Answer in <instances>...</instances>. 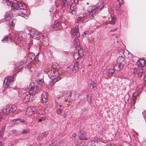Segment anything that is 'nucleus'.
<instances>
[{"label": "nucleus", "instance_id": "6ab92c4d", "mask_svg": "<svg viewBox=\"0 0 146 146\" xmlns=\"http://www.w3.org/2000/svg\"><path fill=\"white\" fill-rule=\"evenodd\" d=\"M37 109L38 110H36V112L37 114L40 115H43L44 114L45 112L43 109L40 108H38V107Z\"/></svg>", "mask_w": 146, "mask_h": 146}, {"label": "nucleus", "instance_id": "de8ad7c7", "mask_svg": "<svg viewBox=\"0 0 146 146\" xmlns=\"http://www.w3.org/2000/svg\"><path fill=\"white\" fill-rule=\"evenodd\" d=\"M115 70L113 69H111L110 70L108 73H114Z\"/></svg>", "mask_w": 146, "mask_h": 146}, {"label": "nucleus", "instance_id": "72a5a7b5", "mask_svg": "<svg viewBox=\"0 0 146 146\" xmlns=\"http://www.w3.org/2000/svg\"><path fill=\"white\" fill-rule=\"evenodd\" d=\"M37 82L38 84L41 85L43 83L44 80L43 79H39L37 80Z\"/></svg>", "mask_w": 146, "mask_h": 146}, {"label": "nucleus", "instance_id": "e433bc0d", "mask_svg": "<svg viewBox=\"0 0 146 146\" xmlns=\"http://www.w3.org/2000/svg\"><path fill=\"white\" fill-rule=\"evenodd\" d=\"M86 145L85 142L84 141H82L79 143V144L78 145V146H85Z\"/></svg>", "mask_w": 146, "mask_h": 146}, {"label": "nucleus", "instance_id": "aec40b11", "mask_svg": "<svg viewBox=\"0 0 146 146\" xmlns=\"http://www.w3.org/2000/svg\"><path fill=\"white\" fill-rule=\"evenodd\" d=\"M78 53L79 56H82L84 55L85 53L83 51V49L80 48L78 50Z\"/></svg>", "mask_w": 146, "mask_h": 146}, {"label": "nucleus", "instance_id": "49530a36", "mask_svg": "<svg viewBox=\"0 0 146 146\" xmlns=\"http://www.w3.org/2000/svg\"><path fill=\"white\" fill-rule=\"evenodd\" d=\"M9 3H10L11 4H12L14 2L15 0H7Z\"/></svg>", "mask_w": 146, "mask_h": 146}, {"label": "nucleus", "instance_id": "4468645a", "mask_svg": "<svg viewBox=\"0 0 146 146\" xmlns=\"http://www.w3.org/2000/svg\"><path fill=\"white\" fill-rule=\"evenodd\" d=\"M76 5L74 3L72 4L70 6V12L72 14H76Z\"/></svg>", "mask_w": 146, "mask_h": 146}, {"label": "nucleus", "instance_id": "dca6fc26", "mask_svg": "<svg viewBox=\"0 0 146 146\" xmlns=\"http://www.w3.org/2000/svg\"><path fill=\"white\" fill-rule=\"evenodd\" d=\"M86 13H81L79 14L78 20L82 21L86 18Z\"/></svg>", "mask_w": 146, "mask_h": 146}, {"label": "nucleus", "instance_id": "e2e57ef3", "mask_svg": "<svg viewBox=\"0 0 146 146\" xmlns=\"http://www.w3.org/2000/svg\"><path fill=\"white\" fill-rule=\"evenodd\" d=\"M62 22H64V23H65V25H66L67 24V20H65V21H62Z\"/></svg>", "mask_w": 146, "mask_h": 146}, {"label": "nucleus", "instance_id": "20e7f679", "mask_svg": "<svg viewBox=\"0 0 146 146\" xmlns=\"http://www.w3.org/2000/svg\"><path fill=\"white\" fill-rule=\"evenodd\" d=\"M26 62H18L15 64L14 67L17 72H19L20 70L26 65Z\"/></svg>", "mask_w": 146, "mask_h": 146}, {"label": "nucleus", "instance_id": "7c9ffc66", "mask_svg": "<svg viewBox=\"0 0 146 146\" xmlns=\"http://www.w3.org/2000/svg\"><path fill=\"white\" fill-rule=\"evenodd\" d=\"M12 7L13 8L17 9L18 10L19 9V8L18 7V4H15L14 3H14H13L12 5H11Z\"/></svg>", "mask_w": 146, "mask_h": 146}, {"label": "nucleus", "instance_id": "423d86ee", "mask_svg": "<svg viewBox=\"0 0 146 146\" xmlns=\"http://www.w3.org/2000/svg\"><path fill=\"white\" fill-rule=\"evenodd\" d=\"M37 107L36 106L29 107L26 112V114L28 115H30L35 113L36 110L37 109Z\"/></svg>", "mask_w": 146, "mask_h": 146}, {"label": "nucleus", "instance_id": "a878e982", "mask_svg": "<svg viewBox=\"0 0 146 146\" xmlns=\"http://www.w3.org/2000/svg\"><path fill=\"white\" fill-rule=\"evenodd\" d=\"M18 120H19L20 122L23 123L24 124H27V122L26 121H25L24 119H14L13 120V121H16Z\"/></svg>", "mask_w": 146, "mask_h": 146}, {"label": "nucleus", "instance_id": "8fccbe9b", "mask_svg": "<svg viewBox=\"0 0 146 146\" xmlns=\"http://www.w3.org/2000/svg\"><path fill=\"white\" fill-rule=\"evenodd\" d=\"M110 23L111 24H114L115 23V21L112 20L110 21Z\"/></svg>", "mask_w": 146, "mask_h": 146}, {"label": "nucleus", "instance_id": "6e6552de", "mask_svg": "<svg viewBox=\"0 0 146 146\" xmlns=\"http://www.w3.org/2000/svg\"><path fill=\"white\" fill-rule=\"evenodd\" d=\"M97 11V9L95 8L92 9L91 11H89V13L88 14V15L87 17V19L88 20L93 19L94 18V14Z\"/></svg>", "mask_w": 146, "mask_h": 146}, {"label": "nucleus", "instance_id": "bf43d9fd", "mask_svg": "<svg viewBox=\"0 0 146 146\" xmlns=\"http://www.w3.org/2000/svg\"><path fill=\"white\" fill-rule=\"evenodd\" d=\"M76 136V135L75 134H74L72 136V138H75V137Z\"/></svg>", "mask_w": 146, "mask_h": 146}, {"label": "nucleus", "instance_id": "774afa93", "mask_svg": "<svg viewBox=\"0 0 146 146\" xmlns=\"http://www.w3.org/2000/svg\"><path fill=\"white\" fill-rule=\"evenodd\" d=\"M12 131L13 133H14L16 132V131L15 130H13Z\"/></svg>", "mask_w": 146, "mask_h": 146}, {"label": "nucleus", "instance_id": "f3484780", "mask_svg": "<svg viewBox=\"0 0 146 146\" xmlns=\"http://www.w3.org/2000/svg\"><path fill=\"white\" fill-rule=\"evenodd\" d=\"M48 96V94L47 92H44L43 93L41 98L43 102H47Z\"/></svg>", "mask_w": 146, "mask_h": 146}, {"label": "nucleus", "instance_id": "c85d7f7f", "mask_svg": "<svg viewBox=\"0 0 146 146\" xmlns=\"http://www.w3.org/2000/svg\"><path fill=\"white\" fill-rule=\"evenodd\" d=\"M10 37V35L9 36H5L4 38L2 40V41L3 43L6 42L7 41L8 38Z\"/></svg>", "mask_w": 146, "mask_h": 146}, {"label": "nucleus", "instance_id": "69168bd1", "mask_svg": "<svg viewBox=\"0 0 146 146\" xmlns=\"http://www.w3.org/2000/svg\"><path fill=\"white\" fill-rule=\"evenodd\" d=\"M2 117H1L0 116V121H1L2 120Z\"/></svg>", "mask_w": 146, "mask_h": 146}, {"label": "nucleus", "instance_id": "f257e3e1", "mask_svg": "<svg viewBox=\"0 0 146 146\" xmlns=\"http://www.w3.org/2000/svg\"><path fill=\"white\" fill-rule=\"evenodd\" d=\"M137 65L138 66V68H132L131 69V72L133 73H145L146 70L143 69V66L145 64V61L143 59H139L137 62Z\"/></svg>", "mask_w": 146, "mask_h": 146}, {"label": "nucleus", "instance_id": "1a4fd4ad", "mask_svg": "<svg viewBox=\"0 0 146 146\" xmlns=\"http://www.w3.org/2000/svg\"><path fill=\"white\" fill-rule=\"evenodd\" d=\"M58 65L57 63L56 62L53 63L52 69L51 70V71H52L53 73H55L56 72H58L57 73H60V71L58 70Z\"/></svg>", "mask_w": 146, "mask_h": 146}, {"label": "nucleus", "instance_id": "7ed1b4c3", "mask_svg": "<svg viewBox=\"0 0 146 146\" xmlns=\"http://www.w3.org/2000/svg\"><path fill=\"white\" fill-rule=\"evenodd\" d=\"M14 79L13 76L7 77L5 78L4 80L3 85L5 88H7L9 85L11 84L14 81Z\"/></svg>", "mask_w": 146, "mask_h": 146}, {"label": "nucleus", "instance_id": "9b49d317", "mask_svg": "<svg viewBox=\"0 0 146 146\" xmlns=\"http://www.w3.org/2000/svg\"><path fill=\"white\" fill-rule=\"evenodd\" d=\"M71 34L72 35H75L77 36H79L80 35L78 30V27L76 25L74 28L71 30Z\"/></svg>", "mask_w": 146, "mask_h": 146}, {"label": "nucleus", "instance_id": "0e129e2a", "mask_svg": "<svg viewBox=\"0 0 146 146\" xmlns=\"http://www.w3.org/2000/svg\"><path fill=\"white\" fill-rule=\"evenodd\" d=\"M108 75L110 77L112 75V74H109Z\"/></svg>", "mask_w": 146, "mask_h": 146}, {"label": "nucleus", "instance_id": "864d4df0", "mask_svg": "<svg viewBox=\"0 0 146 146\" xmlns=\"http://www.w3.org/2000/svg\"><path fill=\"white\" fill-rule=\"evenodd\" d=\"M24 17L26 19H27L28 18V16L26 14H25L24 16Z\"/></svg>", "mask_w": 146, "mask_h": 146}, {"label": "nucleus", "instance_id": "09e8293b", "mask_svg": "<svg viewBox=\"0 0 146 146\" xmlns=\"http://www.w3.org/2000/svg\"><path fill=\"white\" fill-rule=\"evenodd\" d=\"M54 82L53 81H50V86H53L55 84Z\"/></svg>", "mask_w": 146, "mask_h": 146}, {"label": "nucleus", "instance_id": "c756f323", "mask_svg": "<svg viewBox=\"0 0 146 146\" xmlns=\"http://www.w3.org/2000/svg\"><path fill=\"white\" fill-rule=\"evenodd\" d=\"M3 111L4 113H10V110H9V108H8L7 107V108L3 109Z\"/></svg>", "mask_w": 146, "mask_h": 146}, {"label": "nucleus", "instance_id": "393cba45", "mask_svg": "<svg viewBox=\"0 0 146 146\" xmlns=\"http://www.w3.org/2000/svg\"><path fill=\"white\" fill-rule=\"evenodd\" d=\"M9 108L10 112L15 111L17 108L16 106L15 105L12 106L10 108L9 107Z\"/></svg>", "mask_w": 146, "mask_h": 146}, {"label": "nucleus", "instance_id": "3c124183", "mask_svg": "<svg viewBox=\"0 0 146 146\" xmlns=\"http://www.w3.org/2000/svg\"><path fill=\"white\" fill-rule=\"evenodd\" d=\"M92 39L90 38L89 37H88L87 39L88 42L89 43H90L91 42V40H92Z\"/></svg>", "mask_w": 146, "mask_h": 146}, {"label": "nucleus", "instance_id": "39448f33", "mask_svg": "<svg viewBox=\"0 0 146 146\" xmlns=\"http://www.w3.org/2000/svg\"><path fill=\"white\" fill-rule=\"evenodd\" d=\"M29 93L31 95H34V97H35V94L38 92L39 90L37 86H35L33 84H31L29 86Z\"/></svg>", "mask_w": 146, "mask_h": 146}, {"label": "nucleus", "instance_id": "37998d69", "mask_svg": "<svg viewBox=\"0 0 146 146\" xmlns=\"http://www.w3.org/2000/svg\"><path fill=\"white\" fill-rule=\"evenodd\" d=\"M138 92H135L133 94V97H135L136 98V96L138 95Z\"/></svg>", "mask_w": 146, "mask_h": 146}, {"label": "nucleus", "instance_id": "ea45409f", "mask_svg": "<svg viewBox=\"0 0 146 146\" xmlns=\"http://www.w3.org/2000/svg\"><path fill=\"white\" fill-rule=\"evenodd\" d=\"M5 131V128H3L1 129V132L0 133V135L2 137H3V132Z\"/></svg>", "mask_w": 146, "mask_h": 146}, {"label": "nucleus", "instance_id": "680f3d73", "mask_svg": "<svg viewBox=\"0 0 146 146\" xmlns=\"http://www.w3.org/2000/svg\"><path fill=\"white\" fill-rule=\"evenodd\" d=\"M89 32L88 31H86L84 33V34H85V36H86V34H87Z\"/></svg>", "mask_w": 146, "mask_h": 146}, {"label": "nucleus", "instance_id": "c9c22d12", "mask_svg": "<svg viewBox=\"0 0 146 146\" xmlns=\"http://www.w3.org/2000/svg\"><path fill=\"white\" fill-rule=\"evenodd\" d=\"M16 22V20L15 19H13L11 22V25L13 26H14Z\"/></svg>", "mask_w": 146, "mask_h": 146}, {"label": "nucleus", "instance_id": "412c9836", "mask_svg": "<svg viewBox=\"0 0 146 146\" xmlns=\"http://www.w3.org/2000/svg\"><path fill=\"white\" fill-rule=\"evenodd\" d=\"M29 32L31 36H33L34 35H36V34H38V32L35 29H31L29 31Z\"/></svg>", "mask_w": 146, "mask_h": 146}, {"label": "nucleus", "instance_id": "bb28decb", "mask_svg": "<svg viewBox=\"0 0 146 146\" xmlns=\"http://www.w3.org/2000/svg\"><path fill=\"white\" fill-rule=\"evenodd\" d=\"M9 38H10L11 39V41L13 40H17L18 39L17 37L16 36V34H13V35L11 37L10 36Z\"/></svg>", "mask_w": 146, "mask_h": 146}, {"label": "nucleus", "instance_id": "6e6d98bb", "mask_svg": "<svg viewBox=\"0 0 146 146\" xmlns=\"http://www.w3.org/2000/svg\"><path fill=\"white\" fill-rule=\"evenodd\" d=\"M0 146H4V144L1 141L0 142Z\"/></svg>", "mask_w": 146, "mask_h": 146}, {"label": "nucleus", "instance_id": "f03ea898", "mask_svg": "<svg viewBox=\"0 0 146 146\" xmlns=\"http://www.w3.org/2000/svg\"><path fill=\"white\" fill-rule=\"evenodd\" d=\"M125 58L122 56H119L117 59V65L114 66V69L116 71L119 70L125 64Z\"/></svg>", "mask_w": 146, "mask_h": 146}, {"label": "nucleus", "instance_id": "603ef678", "mask_svg": "<svg viewBox=\"0 0 146 146\" xmlns=\"http://www.w3.org/2000/svg\"><path fill=\"white\" fill-rule=\"evenodd\" d=\"M25 14H24V13H19V16H21L22 17H24V15H25Z\"/></svg>", "mask_w": 146, "mask_h": 146}, {"label": "nucleus", "instance_id": "a18cd8bd", "mask_svg": "<svg viewBox=\"0 0 146 146\" xmlns=\"http://www.w3.org/2000/svg\"><path fill=\"white\" fill-rule=\"evenodd\" d=\"M45 119V117H42L41 118L39 119H38V121L39 122H40L44 120Z\"/></svg>", "mask_w": 146, "mask_h": 146}, {"label": "nucleus", "instance_id": "473e14b6", "mask_svg": "<svg viewBox=\"0 0 146 146\" xmlns=\"http://www.w3.org/2000/svg\"><path fill=\"white\" fill-rule=\"evenodd\" d=\"M30 132L29 130L28 129H23L21 132L23 134H26Z\"/></svg>", "mask_w": 146, "mask_h": 146}, {"label": "nucleus", "instance_id": "b1692460", "mask_svg": "<svg viewBox=\"0 0 146 146\" xmlns=\"http://www.w3.org/2000/svg\"><path fill=\"white\" fill-rule=\"evenodd\" d=\"M69 3L65 0H63L61 3V5L62 7H65L68 5Z\"/></svg>", "mask_w": 146, "mask_h": 146}, {"label": "nucleus", "instance_id": "a19ab883", "mask_svg": "<svg viewBox=\"0 0 146 146\" xmlns=\"http://www.w3.org/2000/svg\"><path fill=\"white\" fill-rule=\"evenodd\" d=\"M44 72L46 73H48V72H50V73H52L53 72L51 71V70H49L48 69H46L44 70Z\"/></svg>", "mask_w": 146, "mask_h": 146}, {"label": "nucleus", "instance_id": "ddd939ff", "mask_svg": "<svg viewBox=\"0 0 146 146\" xmlns=\"http://www.w3.org/2000/svg\"><path fill=\"white\" fill-rule=\"evenodd\" d=\"M53 28H56V30H60L62 28L61 23L60 22H56L52 26Z\"/></svg>", "mask_w": 146, "mask_h": 146}, {"label": "nucleus", "instance_id": "13d9d810", "mask_svg": "<svg viewBox=\"0 0 146 146\" xmlns=\"http://www.w3.org/2000/svg\"><path fill=\"white\" fill-rule=\"evenodd\" d=\"M144 80L146 82V74L144 77Z\"/></svg>", "mask_w": 146, "mask_h": 146}, {"label": "nucleus", "instance_id": "052dcab7", "mask_svg": "<svg viewBox=\"0 0 146 146\" xmlns=\"http://www.w3.org/2000/svg\"><path fill=\"white\" fill-rule=\"evenodd\" d=\"M116 18L114 17H113L112 18V19L113 20L115 21V20H116Z\"/></svg>", "mask_w": 146, "mask_h": 146}, {"label": "nucleus", "instance_id": "338daca9", "mask_svg": "<svg viewBox=\"0 0 146 146\" xmlns=\"http://www.w3.org/2000/svg\"><path fill=\"white\" fill-rule=\"evenodd\" d=\"M65 0L67 1H68L69 3V2L71 1V0Z\"/></svg>", "mask_w": 146, "mask_h": 146}, {"label": "nucleus", "instance_id": "0eeeda50", "mask_svg": "<svg viewBox=\"0 0 146 146\" xmlns=\"http://www.w3.org/2000/svg\"><path fill=\"white\" fill-rule=\"evenodd\" d=\"M35 99V97H34V95H32L29 93L28 94H27L23 100L24 102L26 103L33 100Z\"/></svg>", "mask_w": 146, "mask_h": 146}, {"label": "nucleus", "instance_id": "f704fd0d", "mask_svg": "<svg viewBox=\"0 0 146 146\" xmlns=\"http://www.w3.org/2000/svg\"><path fill=\"white\" fill-rule=\"evenodd\" d=\"M136 98L135 97H132V99L131 101V105L133 106L135 103Z\"/></svg>", "mask_w": 146, "mask_h": 146}, {"label": "nucleus", "instance_id": "4c0bfd02", "mask_svg": "<svg viewBox=\"0 0 146 146\" xmlns=\"http://www.w3.org/2000/svg\"><path fill=\"white\" fill-rule=\"evenodd\" d=\"M38 34H36V35H33V36H31L33 37V38L35 39H38L39 38V37L38 36Z\"/></svg>", "mask_w": 146, "mask_h": 146}, {"label": "nucleus", "instance_id": "4d7b16f0", "mask_svg": "<svg viewBox=\"0 0 146 146\" xmlns=\"http://www.w3.org/2000/svg\"><path fill=\"white\" fill-rule=\"evenodd\" d=\"M75 3H78V1H81L82 0H74Z\"/></svg>", "mask_w": 146, "mask_h": 146}, {"label": "nucleus", "instance_id": "2eb2a0df", "mask_svg": "<svg viewBox=\"0 0 146 146\" xmlns=\"http://www.w3.org/2000/svg\"><path fill=\"white\" fill-rule=\"evenodd\" d=\"M58 75V74L57 76ZM49 77L52 80H54L55 79H56V82L60 80V78H58V76H56V74H49L48 75Z\"/></svg>", "mask_w": 146, "mask_h": 146}, {"label": "nucleus", "instance_id": "9d476101", "mask_svg": "<svg viewBox=\"0 0 146 146\" xmlns=\"http://www.w3.org/2000/svg\"><path fill=\"white\" fill-rule=\"evenodd\" d=\"M86 133L84 130H81L80 131L79 134V138L81 140H87V138L86 137Z\"/></svg>", "mask_w": 146, "mask_h": 146}, {"label": "nucleus", "instance_id": "5fc2aeb1", "mask_svg": "<svg viewBox=\"0 0 146 146\" xmlns=\"http://www.w3.org/2000/svg\"><path fill=\"white\" fill-rule=\"evenodd\" d=\"M117 29V28H116L115 29H113L111 30V32H113L116 31Z\"/></svg>", "mask_w": 146, "mask_h": 146}, {"label": "nucleus", "instance_id": "cd10ccee", "mask_svg": "<svg viewBox=\"0 0 146 146\" xmlns=\"http://www.w3.org/2000/svg\"><path fill=\"white\" fill-rule=\"evenodd\" d=\"M95 141L94 140H92L90 141L88 143V146H95Z\"/></svg>", "mask_w": 146, "mask_h": 146}, {"label": "nucleus", "instance_id": "2f4dec72", "mask_svg": "<svg viewBox=\"0 0 146 146\" xmlns=\"http://www.w3.org/2000/svg\"><path fill=\"white\" fill-rule=\"evenodd\" d=\"M29 56L30 58L33 60H34L35 58V55L33 53L29 54Z\"/></svg>", "mask_w": 146, "mask_h": 146}, {"label": "nucleus", "instance_id": "c03bdc74", "mask_svg": "<svg viewBox=\"0 0 146 146\" xmlns=\"http://www.w3.org/2000/svg\"><path fill=\"white\" fill-rule=\"evenodd\" d=\"M62 112V111L61 109H59L56 111V113L58 114H60Z\"/></svg>", "mask_w": 146, "mask_h": 146}, {"label": "nucleus", "instance_id": "4be33fe9", "mask_svg": "<svg viewBox=\"0 0 146 146\" xmlns=\"http://www.w3.org/2000/svg\"><path fill=\"white\" fill-rule=\"evenodd\" d=\"M74 44L77 46L79 45L80 43L78 39L77 38H75L73 41Z\"/></svg>", "mask_w": 146, "mask_h": 146}, {"label": "nucleus", "instance_id": "79ce46f5", "mask_svg": "<svg viewBox=\"0 0 146 146\" xmlns=\"http://www.w3.org/2000/svg\"><path fill=\"white\" fill-rule=\"evenodd\" d=\"M47 134H46V132H43L42 133L41 135V137H44L46 136V135H47Z\"/></svg>", "mask_w": 146, "mask_h": 146}, {"label": "nucleus", "instance_id": "58836bf2", "mask_svg": "<svg viewBox=\"0 0 146 146\" xmlns=\"http://www.w3.org/2000/svg\"><path fill=\"white\" fill-rule=\"evenodd\" d=\"M90 85H92L93 86V88L94 89H96L97 88L96 84L94 82H92V84H90Z\"/></svg>", "mask_w": 146, "mask_h": 146}, {"label": "nucleus", "instance_id": "f8f14e48", "mask_svg": "<svg viewBox=\"0 0 146 146\" xmlns=\"http://www.w3.org/2000/svg\"><path fill=\"white\" fill-rule=\"evenodd\" d=\"M13 16L12 12L10 11L7 12L5 16L4 19L6 21H9L11 20Z\"/></svg>", "mask_w": 146, "mask_h": 146}, {"label": "nucleus", "instance_id": "5701e85b", "mask_svg": "<svg viewBox=\"0 0 146 146\" xmlns=\"http://www.w3.org/2000/svg\"><path fill=\"white\" fill-rule=\"evenodd\" d=\"M60 143L55 140H53L52 141V144L53 146H59Z\"/></svg>", "mask_w": 146, "mask_h": 146}, {"label": "nucleus", "instance_id": "a211bd4d", "mask_svg": "<svg viewBox=\"0 0 146 146\" xmlns=\"http://www.w3.org/2000/svg\"><path fill=\"white\" fill-rule=\"evenodd\" d=\"M18 7L19 9H25L26 8V5L25 4L22 3H19L18 4Z\"/></svg>", "mask_w": 146, "mask_h": 146}]
</instances>
